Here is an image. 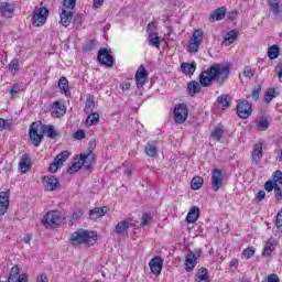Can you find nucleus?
<instances>
[{
  "label": "nucleus",
  "instance_id": "60",
  "mask_svg": "<svg viewBox=\"0 0 282 282\" xmlns=\"http://www.w3.org/2000/svg\"><path fill=\"white\" fill-rule=\"evenodd\" d=\"M96 139L90 140L89 142V148H88V153H94V151L96 150Z\"/></svg>",
  "mask_w": 282,
  "mask_h": 282
},
{
  "label": "nucleus",
  "instance_id": "23",
  "mask_svg": "<svg viewBox=\"0 0 282 282\" xmlns=\"http://www.w3.org/2000/svg\"><path fill=\"white\" fill-rule=\"evenodd\" d=\"M200 210L198 209L197 206H193L186 216V221L187 224H195V221H197L199 219V215H200Z\"/></svg>",
  "mask_w": 282,
  "mask_h": 282
},
{
  "label": "nucleus",
  "instance_id": "50",
  "mask_svg": "<svg viewBox=\"0 0 282 282\" xmlns=\"http://www.w3.org/2000/svg\"><path fill=\"white\" fill-rule=\"evenodd\" d=\"M254 252H256L254 248L249 247L242 251V254L243 257H246V259H251V257H254Z\"/></svg>",
  "mask_w": 282,
  "mask_h": 282
},
{
  "label": "nucleus",
  "instance_id": "15",
  "mask_svg": "<svg viewBox=\"0 0 282 282\" xmlns=\"http://www.w3.org/2000/svg\"><path fill=\"white\" fill-rule=\"evenodd\" d=\"M67 113V109L65 108V104L61 101L53 102L51 107V116L53 118H63Z\"/></svg>",
  "mask_w": 282,
  "mask_h": 282
},
{
  "label": "nucleus",
  "instance_id": "9",
  "mask_svg": "<svg viewBox=\"0 0 282 282\" xmlns=\"http://www.w3.org/2000/svg\"><path fill=\"white\" fill-rule=\"evenodd\" d=\"M188 118V108L184 104H178L174 108V120L177 124H184Z\"/></svg>",
  "mask_w": 282,
  "mask_h": 282
},
{
  "label": "nucleus",
  "instance_id": "14",
  "mask_svg": "<svg viewBox=\"0 0 282 282\" xmlns=\"http://www.w3.org/2000/svg\"><path fill=\"white\" fill-rule=\"evenodd\" d=\"M94 160H96V155L91 152L87 154L82 153L78 159L80 166H84L86 171H89L94 166Z\"/></svg>",
  "mask_w": 282,
  "mask_h": 282
},
{
  "label": "nucleus",
  "instance_id": "57",
  "mask_svg": "<svg viewBox=\"0 0 282 282\" xmlns=\"http://www.w3.org/2000/svg\"><path fill=\"white\" fill-rule=\"evenodd\" d=\"M264 191H267V193H272V191H274V183L272 181H267L264 184Z\"/></svg>",
  "mask_w": 282,
  "mask_h": 282
},
{
  "label": "nucleus",
  "instance_id": "10",
  "mask_svg": "<svg viewBox=\"0 0 282 282\" xmlns=\"http://www.w3.org/2000/svg\"><path fill=\"white\" fill-rule=\"evenodd\" d=\"M220 188H224V172L219 169H214L212 172V189L217 193Z\"/></svg>",
  "mask_w": 282,
  "mask_h": 282
},
{
  "label": "nucleus",
  "instance_id": "34",
  "mask_svg": "<svg viewBox=\"0 0 282 282\" xmlns=\"http://www.w3.org/2000/svg\"><path fill=\"white\" fill-rule=\"evenodd\" d=\"M98 122H100V115L98 112L90 113L86 119L88 127H94V124H98Z\"/></svg>",
  "mask_w": 282,
  "mask_h": 282
},
{
  "label": "nucleus",
  "instance_id": "36",
  "mask_svg": "<svg viewBox=\"0 0 282 282\" xmlns=\"http://www.w3.org/2000/svg\"><path fill=\"white\" fill-rule=\"evenodd\" d=\"M235 41H237V31L231 30L226 34L224 44L227 46L232 45V43H235Z\"/></svg>",
  "mask_w": 282,
  "mask_h": 282
},
{
  "label": "nucleus",
  "instance_id": "7",
  "mask_svg": "<svg viewBox=\"0 0 282 282\" xmlns=\"http://www.w3.org/2000/svg\"><path fill=\"white\" fill-rule=\"evenodd\" d=\"M43 135L44 133L41 132L39 122H33L29 131V137L33 147H41V142H43Z\"/></svg>",
  "mask_w": 282,
  "mask_h": 282
},
{
  "label": "nucleus",
  "instance_id": "55",
  "mask_svg": "<svg viewBox=\"0 0 282 282\" xmlns=\"http://www.w3.org/2000/svg\"><path fill=\"white\" fill-rule=\"evenodd\" d=\"M61 166V163L56 162V159H54V162L51 163L48 171L50 173H56V171H58V167Z\"/></svg>",
  "mask_w": 282,
  "mask_h": 282
},
{
  "label": "nucleus",
  "instance_id": "13",
  "mask_svg": "<svg viewBox=\"0 0 282 282\" xmlns=\"http://www.w3.org/2000/svg\"><path fill=\"white\" fill-rule=\"evenodd\" d=\"M42 184L45 191H56L58 186H61V182L54 175L51 176H43Z\"/></svg>",
  "mask_w": 282,
  "mask_h": 282
},
{
  "label": "nucleus",
  "instance_id": "54",
  "mask_svg": "<svg viewBox=\"0 0 282 282\" xmlns=\"http://www.w3.org/2000/svg\"><path fill=\"white\" fill-rule=\"evenodd\" d=\"M9 70L10 72H17L19 70V59H12L9 64Z\"/></svg>",
  "mask_w": 282,
  "mask_h": 282
},
{
  "label": "nucleus",
  "instance_id": "26",
  "mask_svg": "<svg viewBox=\"0 0 282 282\" xmlns=\"http://www.w3.org/2000/svg\"><path fill=\"white\" fill-rule=\"evenodd\" d=\"M223 19H226V8L221 7L216 9L210 15V21H223Z\"/></svg>",
  "mask_w": 282,
  "mask_h": 282
},
{
  "label": "nucleus",
  "instance_id": "45",
  "mask_svg": "<svg viewBox=\"0 0 282 282\" xmlns=\"http://www.w3.org/2000/svg\"><path fill=\"white\" fill-rule=\"evenodd\" d=\"M276 90L274 88H269L264 95V102H272L274 99Z\"/></svg>",
  "mask_w": 282,
  "mask_h": 282
},
{
  "label": "nucleus",
  "instance_id": "3",
  "mask_svg": "<svg viewBox=\"0 0 282 282\" xmlns=\"http://www.w3.org/2000/svg\"><path fill=\"white\" fill-rule=\"evenodd\" d=\"M76 8V0H64V6L62 9L61 23L64 28H69L72 19H74V13L72 10Z\"/></svg>",
  "mask_w": 282,
  "mask_h": 282
},
{
  "label": "nucleus",
  "instance_id": "12",
  "mask_svg": "<svg viewBox=\"0 0 282 282\" xmlns=\"http://www.w3.org/2000/svg\"><path fill=\"white\" fill-rule=\"evenodd\" d=\"M202 257V252L199 251H191L185 257V270L186 272H192V270L195 269V265H197V259Z\"/></svg>",
  "mask_w": 282,
  "mask_h": 282
},
{
  "label": "nucleus",
  "instance_id": "37",
  "mask_svg": "<svg viewBox=\"0 0 282 282\" xmlns=\"http://www.w3.org/2000/svg\"><path fill=\"white\" fill-rule=\"evenodd\" d=\"M269 8L270 11L276 17L281 11V3L279 2V0H269Z\"/></svg>",
  "mask_w": 282,
  "mask_h": 282
},
{
  "label": "nucleus",
  "instance_id": "1",
  "mask_svg": "<svg viewBox=\"0 0 282 282\" xmlns=\"http://www.w3.org/2000/svg\"><path fill=\"white\" fill-rule=\"evenodd\" d=\"M231 69L232 65L230 64L226 65L216 63L212 65L208 69L203 70L198 77V80L202 87H210L213 83H217V85H224V83L228 80Z\"/></svg>",
  "mask_w": 282,
  "mask_h": 282
},
{
  "label": "nucleus",
  "instance_id": "56",
  "mask_svg": "<svg viewBox=\"0 0 282 282\" xmlns=\"http://www.w3.org/2000/svg\"><path fill=\"white\" fill-rule=\"evenodd\" d=\"M75 140H85V130H77L74 134Z\"/></svg>",
  "mask_w": 282,
  "mask_h": 282
},
{
  "label": "nucleus",
  "instance_id": "8",
  "mask_svg": "<svg viewBox=\"0 0 282 282\" xmlns=\"http://www.w3.org/2000/svg\"><path fill=\"white\" fill-rule=\"evenodd\" d=\"M237 116L246 120L252 116V104L243 99L237 105Z\"/></svg>",
  "mask_w": 282,
  "mask_h": 282
},
{
  "label": "nucleus",
  "instance_id": "18",
  "mask_svg": "<svg viewBox=\"0 0 282 282\" xmlns=\"http://www.w3.org/2000/svg\"><path fill=\"white\" fill-rule=\"evenodd\" d=\"M39 127L41 129V133H44V135H47L51 140H56V138H58V132L54 126H47L39 122Z\"/></svg>",
  "mask_w": 282,
  "mask_h": 282
},
{
  "label": "nucleus",
  "instance_id": "61",
  "mask_svg": "<svg viewBox=\"0 0 282 282\" xmlns=\"http://www.w3.org/2000/svg\"><path fill=\"white\" fill-rule=\"evenodd\" d=\"M82 217H83V210L76 209V210L73 213L72 219H80Z\"/></svg>",
  "mask_w": 282,
  "mask_h": 282
},
{
  "label": "nucleus",
  "instance_id": "28",
  "mask_svg": "<svg viewBox=\"0 0 282 282\" xmlns=\"http://www.w3.org/2000/svg\"><path fill=\"white\" fill-rule=\"evenodd\" d=\"M196 282H210L208 269L202 267L196 273Z\"/></svg>",
  "mask_w": 282,
  "mask_h": 282
},
{
  "label": "nucleus",
  "instance_id": "59",
  "mask_svg": "<svg viewBox=\"0 0 282 282\" xmlns=\"http://www.w3.org/2000/svg\"><path fill=\"white\" fill-rule=\"evenodd\" d=\"M267 281H268V282H281V280H279V275H276V274H274V273L268 275Z\"/></svg>",
  "mask_w": 282,
  "mask_h": 282
},
{
  "label": "nucleus",
  "instance_id": "49",
  "mask_svg": "<svg viewBox=\"0 0 282 282\" xmlns=\"http://www.w3.org/2000/svg\"><path fill=\"white\" fill-rule=\"evenodd\" d=\"M221 135H224V130L221 128H215V130L212 132V137L214 140H217V142L221 140Z\"/></svg>",
  "mask_w": 282,
  "mask_h": 282
},
{
  "label": "nucleus",
  "instance_id": "44",
  "mask_svg": "<svg viewBox=\"0 0 282 282\" xmlns=\"http://www.w3.org/2000/svg\"><path fill=\"white\" fill-rule=\"evenodd\" d=\"M274 186H282V172L280 170L273 173V181Z\"/></svg>",
  "mask_w": 282,
  "mask_h": 282
},
{
  "label": "nucleus",
  "instance_id": "58",
  "mask_svg": "<svg viewBox=\"0 0 282 282\" xmlns=\"http://www.w3.org/2000/svg\"><path fill=\"white\" fill-rule=\"evenodd\" d=\"M149 221H151V214L142 215V226H149Z\"/></svg>",
  "mask_w": 282,
  "mask_h": 282
},
{
  "label": "nucleus",
  "instance_id": "29",
  "mask_svg": "<svg viewBox=\"0 0 282 282\" xmlns=\"http://www.w3.org/2000/svg\"><path fill=\"white\" fill-rule=\"evenodd\" d=\"M105 215H107V207H96L89 210L91 219H99V217H105Z\"/></svg>",
  "mask_w": 282,
  "mask_h": 282
},
{
  "label": "nucleus",
  "instance_id": "42",
  "mask_svg": "<svg viewBox=\"0 0 282 282\" xmlns=\"http://www.w3.org/2000/svg\"><path fill=\"white\" fill-rule=\"evenodd\" d=\"M68 158H69V151H63L55 158V161L57 164H61V166H63V163L67 162Z\"/></svg>",
  "mask_w": 282,
  "mask_h": 282
},
{
  "label": "nucleus",
  "instance_id": "64",
  "mask_svg": "<svg viewBox=\"0 0 282 282\" xmlns=\"http://www.w3.org/2000/svg\"><path fill=\"white\" fill-rule=\"evenodd\" d=\"M37 282H50V280L47 279V274L41 273V275L37 276Z\"/></svg>",
  "mask_w": 282,
  "mask_h": 282
},
{
  "label": "nucleus",
  "instance_id": "62",
  "mask_svg": "<svg viewBox=\"0 0 282 282\" xmlns=\"http://www.w3.org/2000/svg\"><path fill=\"white\" fill-rule=\"evenodd\" d=\"M20 90H21V88L19 87V85L14 84V85L11 87L10 95H11V96H15V94H19Z\"/></svg>",
  "mask_w": 282,
  "mask_h": 282
},
{
  "label": "nucleus",
  "instance_id": "38",
  "mask_svg": "<svg viewBox=\"0 0 282 282\" xmlns=\"http://www.w3.org/2000/svg\"><path fill=\"white\" fill-rule=\"evenodd\" d=\"M281 53V50L279 48V45L274 44L269 47L268 56L271 58V61H274V58H279V54Z\"/></svg>",
  "mask_w": 282,
  "mask_h": 282
},
{
  "label": "nucleus",
  "instance_id": "6",
  "mask_svg": "<svg viewBox=\"0 0 282 282\" xmlns=\"http://www.w3.org/2000/svg\"><path fill=\"white\" fill-rule=\"evenodd\" d=\"M202 41H204V32L199 29L195 30L193 36L187 46V52L191 54H195L199 52V45H202Z\"/></svg>",
  "mask_w": 282,
  "mask_h": 282
},
{
  "label": "nucleus",
  "instance_id": "5",
  "mask_svg": "<svg viewBox=\"0 0 282 282\" xmlns=\"http://www.w3.org/2000/svg\"><path fill=\"white\" fill-rule=\"evenodd\" d=\"M42 224L45 228H54L63 224V216L58 212H48L42 219Z\"/></svg>",
  "mask_w": 282,
  "mask_h": 282
},
{
  "label": "nucleus",
  "instance_id": "52",
  "mask_svg": "<svg viewBox=\"0 0 282 282\" xmlns=\"http://www.w3.org/2000/svg\"><path fill=\"white\" fill-rule=\"evenodd\" d=\"M275 226L280 232H282V210L278 213L275 219Z\"/></svg>",
  "mask_w": 282,
  "mask_h": 282
},
{
  "label": "nucleus",
  "instance_id": "39",
  "mask_svg": "<svg viewBox=\"0 0 282 282\" xmlns=\"http://www.w3.org/2000/svg\"><path fill=\"white\" fill-rule=\"evenodd\" d=\"M149 43L152 45V47H160V36L155 32H151L148 37Z\"/></svg>",
  "mask_w": 282,
  "mask_h": 282
},
{
  "label": "nucleus",
  "instance_id": "32",
  "mask_svg": "<svg viewBox=\"0 0 282 282\" xmlns=\"http://www.w3.org/2000/svg\"><path fill=\"white\" fill-rule=\"evenodd\" d=\"M256 123L260 131H268V129L270 128V121H268V118L265 117H259L258 119H256Z\"/></svg>",
  "mask_w": 282,
  "mask_h": 282
},
{
  "label": "nucleus",
  "instance_id": "41",
  "mask_svg": "<svg viewBox=\"0 0 282 282\" xmlns=\"http://www.w3.org/2000/svg\"><path fill=\"white\" fill-rule=\"evenodd\" d=\"M191 186L193 191H199V188L204 186V178H202V176H195L192 180Z\"/></svg>",
  "mask_w": 282,
  "mask_h": 282
},
{
  "label": "nucleus",
  "instance_id": "51",
  "mask_svg": "<svg viewBox=\"0 0 282 282\" xmlns=\"http://www.w3.org/2000/svg\"><path fill=\"white\" fill-rule=\"evenodd\" d=\"M275 199L282 200V185H274Z\"/></svg>",
  "mask_w": 282,
  "mask_h": 282
},
{
  "label": "nucleus",
  "instance_id": "40",
  "mask_svg": "<svg viewBox=\"0 0 282 282\" xmlns=\"http://www.w3.org/2000/svg\"><path fill=\"white\" fill-rule=\"evenodd\" d=\"M274 252V240H269L263 249V257H270Z\"/></svg>",
  "mask_w": 282,
  "mask_h": 282
},
{
  "label": "nucleus",
  "instance_id": "2",
  "mask_svg": "<svg viewBox=\"0 0 282 282\" xmlns=\"http://www.w3.org/2000/svg\"><path fill=\"white\" fill-rule=\"evenodd\" d=\"M97 237L98 236L94 232H91L90 236L89 231L79 229L72 235L70 242L73 246H80V243H86V246H89V241H91V239L93 241H96Z\"/></svg>",
  "mask_w": 282,
  "mask_h": 282
},
{
  "label": "nucleus",
  "instance_id": "46",
  "mask_svg": "<svg viewBox=\"0 0 282 282\" xmlns=\"http://www.w3.org/2000/svg\"><path fill=\"white\" fill-rule=\"evenodd\" d=\"M96 107V102L94 101V98L89 97L86 99V106L84 108L85 113H89L91 109Z\"/></svg>",
  "mask_w": 282,
  "mask_h": 282
},
{
  "label": "nucleus",
  "instance_id": "19",
  "mask_svg": "<svg viewBox=\"0 0 282 282\" xmlns=\"http://www.w3.org/2000/svg\"><path fill=\"white\" fill-rule=\"evenodd\" d=\"M10 207V194L8 192L0 193V216H3L8 213Z\"/></svg>",
  "mask_w": 282,
  "mask_h": 282
},
{
  "label": "nucleus",
  "instance_id": "43",
  "mask_svg": "<svg viewBox=\"0 0 282 282\" xmlns=\"http://www.w3.org/2000/svg\"><path fill=\"white\" fill-rule=\"evenodd\" d=\"M96 45H98V42L96 40H90L83 46L84 52H91L96 50Z\"/></svg>",
  "mask_w": 282,
  "mask_h": 282
},
{
  "label": "nucleus",
  "instance_id": "33",
  "mask_svg": "<svg viewBox=\"0 0 282 282\" xmlns=\"http://www.w3.org/2000/svg\"><path fill=\"white\" fill-rule=\"evenodd\" d=\"M30 165H31L30 156L24 155V156L21 159L20 163H19L21 173H26V172H29V171H30Z\"/></svg>",
  "mask_w": 282,
  "mask_h": 282
},
{
  "label": "nucleus",
  "instance_id": "11",
  "mask_svg": "<svg viewBox=\"0 0 282 282\" xmlns=\"http://www.w3.org/2000/svg\"><path fill=\"white\" fill-rule=\"evenodd\" d=\"M97 61L105 67H113V56L107 48H100L97 54Z\"/></svg>",
  "mask_w": 282,
  "mask_h": 282
},
{
  "label": "nucleus",
  "instance_id": "48",
  "mask_svg": "<svg viewBox=\"0 0 282 282\" xmlns=\"http://www.w3.org/2000/svg\"><path fill=\"white\" fill-rule=\"evenodd\" d=\"M242 76H245V78H253L254 77V69H252V67L250 66H246L243 72H242Z\"/></svg>",
  "mask_w": 282,
  "mask_h": 282
},
{
  "label": "nucleus",
  "instance_id": "24",
  "mask_svg": "<svg viewBox=\"0 0 282 282\" xmlns=\"http://www.w3.org/2000/svg\"><path fill=\"white\" fill-rule=\"evenodd\" d=\"M0 12L6 19H11L12 14H14V7L8 2H2L0 4Z\"/></svg>",
  "mask_w": 282,
  "mask_h": 282
},
{
  "label": "nucleus",
  "instance_id": "53",
  "mask_svg": "<svg viewBox=\"0 0 282 282\" xmlns=\"http://www.w3.org/2000/svg\"><path fill=\"white\" fill-rule=\"evenodd\" d=\"M261 94V86H257L252 93H251V98L252 100L257 101L259 100V95Z\"/></svg>",
  "mask_w": 282,
  "mask_h": 282
},
{
  "label": "nucleus",
  "instance_id": "47",
  "mask_svg": "<svg viewBox=\"0 0 282 282\" xmlns=\"http://www.w3.org/2000/svg\"><path fill=\"white\" fill-rule=\"evenodd\" d=\"M82 169H83V166L80 165V161H77V162L73 163L67 169V173H69L72 175V173H76L77 171H80Z\"/></svg>",
  "mask_w": 282,
  "mask_h": 282
},
{
  "label": "nucleus",
  "instance_id": "35",
  "mask_svg": "<svg viewBox=\"0 0 282 282\" xmlns=\"http://www.w3.org/2000/svg\"><path fill=\"white\" fill-rule=\"evenodd\" d=\"M232 101V98L230 95H221L217 98L218 105H221L225 109H228L230 107V102Z\"/></svg>",
  "mask_w": 282,
  "mask_h": 282
},
{
  "label": "nucleus",
  "instance_id": "17",
  "mask_svg": "<svg viewBox=\"0 0 282 282\" xmlns=\"http://www.w3.org/2000/svg\"><path fill=\"white\" fill-rule=\"evenodd\" d=\"M263 159V144L262 143H256L253 147V151L251 153V162L252 164H256V166H259V163Z\"/></svg>",
  "mask_w": 282,
  "mask_h": 282
},
{
  "label": "nucleus",
  "instance_id": "20",
  "mask_svg": "<svg viewBox=\"0 0 282 282\" xmlns=\"http://www.w3.org/2000/svg\"><path fill=\"white\" fill-rule=\"evenodd\" d=\"M8 282H28V276L25 274H19V267H12L11 273L8 278Z\"/></svg>",
  "mask_w": 282,
  "mask_h": 282
},
{
  "label": "nucleus",
  "instance_id": "25",
  "mask_svg": "<svg viewBox=\"0 0 282 282\" xmlns=\"http://www.w3.org/2000/svg\"><path fill=\"white\" fill-rule=\"evenodd\" d=\"M196 69H197V63L195 62H192L191 64L188 63L181 64V72L186 76H193Z\"/></svg>",
  "mask_w": 282,
  "mask_h": 282
},
{
  "label": "nucleus",
  "instance_id": "31",
  "mask_svg": "<svg viewBox=\"0 0 282 282\" xmlns=\"http://www.w3.org/2000/svg\"><path fill=\"white\" fill-rule=\"evenodd\" d=\"M58 87L61 91H64L65 96H70L69 91V82L66 79V77H61L58 82Z\"/></svg>",
  "mask_w": 282,
  "mask_h": 282
},
{
  "label": "nucleus",
  "instance_id": "21",
  "mask_svg": "<svg viewBox=\"0 0 282 282\" xmlns=\"http://www.w3.org/2000/svg\"><path fill=\"white\" fill-rule=\"evenodd\" d=\"M162 258L160 257H154L150 262V270L152 274H161L162 273Z\"/></svg>",
  "mask_w": 282,
  "mask_h": 282
},
{
  "label": "nucleus",
  "instance_id": "63",
  "mask_svg": "<svg viewBox=\"0 0 282 282\" xmlns=\"http://www.w3.org/2000/svg\"><path fill=\"white\" fill-rule=\"evenodd\" d=\"M120 89H122V91H129L131 89V84L122 83V84H120Z\"/></svg>",
  "mask_w": 282,
  "mask_h": 282
},
{
  "label": "nucleus",
  "instance_id": "16",
  "mask_svg": "<svg viewBox=\"0 0 282 282\" xmlns=\"http://www.w3.org/2000/svg\"><path fill=\"white\" fill-rule=\"evenodd\" d=\"M147 78H149V73L147 72V68H144V65H140L135 73V83L139 89L140 87H144Z\"/></svg>",
  "mask_w": 282,
  "mask_h": 282
},
{
  "label": "nucleus",
  "instance_id": "27",
  "mask_svg": "<svg viewBox=\"0 0 282 282\" xmlns=\"http://www.w3.org/2000/svg\"><path fill=\"white\" fill-rule=\"evenodd\" d=\"M199 91H202V85L198 82L193 80L187 84L188 96H195Z\"/></svg>",
  "mask_w": 282,
  "mask_h": 282
},
{
  "label": "nucleus",
  "instance_id": "22",
  "mask_svg": "<svg viewBox=\"0 0 282 282\" xmlns=\"http://www.w3.org/2000/svg\"><path fill=\"white\" fill-rule=\"evenodd\" d=\"M144 151L148 158H155L158 155V141H149L144 147Z\"/></svg>",
  "mask_w": 282,
  "mask_h": 282
},
{
  "label": "nucleus",
  "instance_id": "4",
  "mask_svg": "<svg viewBox=\"0 0 282 282\" xmlns=\"http://www.w3.org/2000/svg\"><path fill=\"white\" fill-rule=\"evenodd\" d=\"M50 17V10L46 7H35L33 10V25L34 28H41L47 23Z\"/></svg>",
  "mask_w": 282,
  "mask_h": 282
},
{
  "label": "nucleus",
  "instance_id": "30",
  "mask_svg": "<svg viewBox=\"0 0 282 282\" xmlns=\"http://www.w3.org/2000/svg\"><path fill=\"white\" fill-rule=\"evenodd\" d=\"M129 226H130L129 220H122L116 225L113 232H116V235H124Z\"/></svg>",
  "mask_w": 282,
  "mask_h": 282
}]
</instances>
